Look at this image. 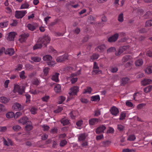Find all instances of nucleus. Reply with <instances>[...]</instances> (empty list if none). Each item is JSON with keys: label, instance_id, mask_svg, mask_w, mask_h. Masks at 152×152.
<instances>
[{"label": "nucleus", "instance_id": "nucleus-6", "mask_svg": "<svg viewBox=\"0 0 152 152\" xmlns=\"http://www.w3.org/2000/svg\"><path fill=\"white\" fill-rule=\"evenodd\" d=\"M106 127L104 124H102L98 127L96 129L95 132L96 134H99L104 133V131L106 129Z\"/></svg>", "mask_w": 152, "mask_h": 152}, {"label": "nucleus", "instance_id": "nucleus-41", "mask_svg": "<svg viewBox=\"0 0 152 152\" xmlns=\"http://www.w3.org/2000/svg\"><path fill=\"white\" fill-rule=\"evenodd\" d=\"M39 81L37 78H34L32 81V83L36 85H38L39 83Z\"/></svg>", "mask_w": 152, "mask_h": 152}, {"label": "nucleus", "instance_id": "nucleus-11", "mask_svg": "<svg viewBox=\"0 0 152 152\" xmlns=\"http://www.w3.org/2000/svg\"><path fill=\"white\" fill-rule=\"evenodd\" d=\"M99 121V118H92L89 120V124L90 125H94L97 124Z\"/></svg>", "mask_w": 152, "mask_h": 152}, {"label": "nucleus", "instance_id": "nucleus-9", "mask_svg": "<svg viewBox=\"0 0 152 152\" xmlns=\"http://www.w3.org/2000/svg\"><path fill=\"white\" fill-rule=\"evenodd\" d=\"M110 111L112 115L115 116H117L119 113L118 109L115 106L111 108L110 109Z\"/></svg>", "mask_w": 152, "mask_h": 152}, {"label": "nucleus", "instance_id": "nucleus-36", "mask_svg": "<svg viewBox=\"0 0 152 152\" xmlns=\"http://www.w3.org/2000/svg\"><path fill=\"white\" fill-rule=\"evenodd\" d=\"M8 21L0 23V27L3 28L7 27L8 24Z\"/></svg>", "mask_w": 152, "mask_h": 152}, {"label": "nucleus", "instance_id": "nucleus-51", "mask_svg": "<svg viewBox=\"0 0 152 152\" xmlns=\"http://www.w3.org/2000/svg\"><path fill=\"white\" fill-rule=\"evenodd\" d=\"M126 105L129 107H132L133 106V104L129 100H128L126 102Z\"/></svg>", "mask_w": 152, "mask_h": 152}, {"label": "nucleus", "instance_id": "nucleus-39", "mask_svg": "<svg viewBox=\"0 0 152 152\" xmlns=\"http://www.w3.org/2000/svg\"><path fill=\"white\" fill-rule=\"evenodd\" d=\"M118 20L119 21L122 22L124 20L123 14L122 13L119 14L118 17Z\"/></svg>", "mask_w": 152, "mask_h": 152}, {"label": "nucleus", "instance_id": "nucleus-16", "mask_svg": "<svg viewBox=\"0 0 152 152\" xmlns=\"http://www.w3.org/2000/svg\"><path fill=\"white\" fill-rule=\"evenodd\" d=\"M98 69L99 67L97 66V63L96 62H94L93 67V70L92 72L93 74L95 75L94 73L96 74L98 73L99 72H101V71H98Z\"/></svg>", "mask_w": 152, "mask_h": 152}, {"label": "nucleus", "instance_id": "nucleus-31", "mask_svg": "<svg viewBox=\"0 0 152 152\" xmlns=\"http://www.w3.org/2000/svg\"><path fill=\"white\" fill-rule=\"evenodd\" d=\"M152 15V12L151 11H148L143 15L144 18H148Z\"/></svg>", "mask_w": 152, "mask_h": 152}, {"label": "nucleus", "instance_id": "nucleus-53", "mask_svg": "<svg viewBox=\"0 0 152 152\" xmlns=\"http://www.w3.org/2000/svg\"><path fill=\"white\" fill-rule=\"evenodd\" d=\"M118 70V68L117 67H112L110 68V71L111 72L115 73Z\"/></svg>", "mask_w": 152, "mask_h": 152}, {"label": "nucleus", "instance_id": "nucleus-62", "mask_svg": "<svg viewBox=\"0 0 152 152\" xmlns=\"http://www.w3.org/2000/svg\"><path fill=\"white\" fill-rule=\"evenodd\" d=\"M49 98V97L48 96H45L44 97H43L42 98V99L43 101L47 102Z\"/></svg>", "mask_w": 152, "mask_h": 152}, {"label": "nucleus", "instance_id": "nucleus-61", "mask_svg": "<svg viewBox=\"0 0 152 152\" xmlns=\"http://www.w3.org/2000/svg\"><path fill=\"white\" fill-rule=\"evenodd\" d=\"M118 129L120 131H122L124 129V126L121 124L118 125Z\"/></svg>", "mask_w": 152, "mask_h": 152}, {"label": "nucleus", "instance_id": "nucleus-24", "mask_svg": "<svg viewBox=\"0 0 152 152\" xmlns=\"http://www.w3.org/2000/svg\"><path fill=\"white\" fill-rule=\"evenodd\" d=\"M105 48V46L104 45H99L96 48V50L99 52H102Z\"/></svg>", "mask_w": 152, "mask_h": 152}, {"label": "nucleus", "instance_id": "nucleus-5", "mask_svg": "<svg viewBox=\"0 0 152 152\" xmlns=\"http://www.w3.org/2000/svg\"><path fill=\"white\" fill-rule=\"evenodd\" d=\"M26 13V11H16L15 16L17 18H21Z\"/></svg>", "mask_w": 152, "mask_h": 152}, {"label": "nucleus", "instance_id": "nucleus-43", "mask_svg": "<svg viewBox=\"0 0 152 152\" xmlns=\"http://www.w3.org/2000/svg\"><path fill=\"white\" fill-rule=\"evenodd\" d=\"M29 6V5L27 3H25L22 5L20 7L21 9L28 8Z\"/></svg>", "mask_w": 152, "mask_h": 152}, {"label": "nucleus", "instance_id": "nucleus-29", "mask_svg": "<svg viewBox=\"0 0 152 152\" xmlns=\"http://www.w3.org/2000/svg\"><path fill=\"white\" fill-rule=\"evenodd\" d=\"M143 63L142 59H139L135 61V64L137 66H140L142 65Z\"/></svg>", "mask_w": 152, "mask_h": 152}, {"label": "nucleus", "instance_id": "nucleus-25", "mask_svg": "<svg viewBox=\"0 0 152 152\" xmlns=\"http://www.w3.org/2000/svg\"><path fill=\"white\" fill-rule=\"evenodd\" d=\"M4 144L6 146H10L12 145V142L11 140L10 139H8V141L6 140L4 138L3 140Z\"/></svg>", "mask_w": 152, "mask_h": 152}, {"label": "nucleus", "instance_id": "nucleus-26", "mask_svg": "<svg viewBox=\"0 0 152 152\" xmlns=\"http://www.w3.org/2000/svg\"><path fill=\"white\" fill-rule=\"evenodd\" d=\"M145 72L147 74H150L152 73V65L148 66L145 69Z\"/></svg>", "mask_w": 152, "mask_h": 152}, {"label": "nucleus", "instance_id": "nucleus-46", "mask_svg": "<svg viewBox=\"0 0 152 152\" xmlns=\"http://www.w3.org/2000/svg\"><path fill=\"white\" fill-rule=\"evenodd\" d=\"M65 99V98L64 96H60L59 98V104H62Z\"/></svg>", "mask_w": 152, "mask_h": 152}, {"label": "nucleus", "instance_id": "nucleus-45", "mask_svg": "<svg viewBox=\"0 0 152 152\" xmlns=\"http://www.w3.org/2000/svg\"><path fill=\"white\" fill-rule=\"evenodd\" d=\"M22 115V113L20 111L17 112L15 114H14V118L15 119L18 118Z\"/></svg>", "mask_w": 152, "mask_h": 152}, {"label": "nucleus", "instance_id": "nucleus-57", "mask_svg": "<svg viewBox=\"0 0 152 152\" xmlns=\"http://www.w3.org/2000/svg\"><path fill=\"white\" fill-rule=\"evenodd\" d=\"M101 114V112L99 110H96L94 112V115L95 116H98L99 115Z\"/></svg>", "mask_w": 152, "mask_h": 152}, {"label": "nucleus", "instance_id": "nucleus-63", "mask_svg": "<svg viewBox=\"0 0 152 152\" xmlns=\"http://www.w3.org/2000/svg\"><path fill=\"white\" fill-rule=\"evenodd\" d=\"M49 70V68H46L44 69L43 72L45 75H48Z\"/></svg>", "mask_w": 152, "mask_h": 152}, {"label": "nucleus", "instance_id": "nucleus-19", "mask_svg": "<svg viewBox=\"0 0 152 152\" xmlns=\"http://www.w3.org/2000/svg\"><path fill=\"white\" fill-rule=\"evenodd\" d=\"M15 53L14 50L12 48H8L4 51V53L6 54H8L10 56L13 55Z\"/></svg>", "mask_w": 152, "mask_h": 152}, {"label": "nucleus", "instance_id": "nucleus-2", "mask_svg": "<svg viewBox=\"0 0 152 152\" xmlns=\"http://www.w3.org/2000/svg\"><path fill=\"white\" fill-rule=\"evenodd\" d=\"M43 59L45 61H50L47 62V64L51 66H53V65L55 64L54 61H50L52 59V57L49 55H46L44 56L43 57Z\"/></svg>", "mask_w": 152, "mask_h": 152}, {"label": "nucleus", "instance_id": "nucleus-35", "mask_svg": "<svg viewBox=\"0 0 152 152\" xmlns=\"http://www.w3.org/2000/svg\"><path fill=\"white\" fill-rule=\"evenodd\" d=\"M6 116L7 118H11L14 117V113L12 112H9L7 113Z\"/></svg>", "mask_w": 152, "mask_h": 152}, {"label": "nucleus", "instance_id": "nucleus-15", "mask_svg": "<svg viewBox=\"0 0 152 152\" xmlns=\"http://www.w3.org/2000/svg\"><path fill=\"white\" fill-rule=\"evenodd\" d=\"M26 125L25 129L26 131H30L33 129V126L32 125V124L31 121L28 122V123L26 124Z\"/></svg>", "mask_w": 152, "mask_h": 152}, {"label": "nucleus", "instance_id": "nucleus-37", "mask_svg": "<svg viewBox=\"0 0 152 152\" xmlns=\"http://www.w3.org/2000/svg\"><path fill=\"white\" fill-rule=\"evenodd\" d=\"M61 122L64 125L68 124L69 123V121L66 119H62L61 120Z\"/></svg>", "mask_w": 152, "mask_h": 152}, {"label": "nucleus", "instance_id": "nucleus-17", "mask_svg": "<svg viewBox=\"0 0 152 152\" xmlns=\"http://www.w3.org/2000/svg\"><path fill=\"white\" fill-rule=\"evenodd\" d=\"M132 57L129 55H127L124 56L122 60V62L123 63H124L127 61H130L132 59Z\"/></svg>", "mask_w": 152, "mask_h": 152}, {"label": "nucleus", "instance_id": "nucleus-34", "mask_svg": "<svg viewBox=\"0 0 152 152\" xmlns=\"http://www.w3.org/2000/svg\"><path fill=\"white\" fill-rule=\"evenodd\" d=\"M42 46V44L40 42H39L37 44L33 47V49L34 50L41 48Z\"/></svg>", "mask_w": 152, "mask_h": 152}, {"label": "nucleus", "instance_id": "nucleus-55", "mask_svg": "<svg viewBox=\"0 0 152 152\" xmlns=\"http://www.w3.org/2000/svg\"><path fill=\"white\" fill-rule=\"evenodd\" d=\"M130 62H127L125 65V66L126 67H131V66H132V60L131 61H130Z\"/></svg>", "mask_w": 152, "mask_h": 152}, {"label": "nucleus", "instance_id": "nucleus-4", "mask_svg": "<svg viewBox=\"0 0 152 152\" xmlns=\"http://www.w3.org/2000/svg\"><path fill=\"white\" fill-rule=\"evenodd\" d=\"M79 87L77 86H74L70 88L69 94L70 96L76 95L79 91Z\"/></svg>", "mask_w": 152, "mask_h": 152}, {"label": "nucleus", "instance_id": "nucleus-64", "mask_svg": "<svg viewBox=\"0 0 152 152\" xmlns=\"http://www.w3.org/2000/svg\"><path fill=\"white\" fill-rule=\"evenodd\" d=\"M58 131V129L57 128H53L50 131V132L53 134L56 133Z\"/></svg>", "mask_w": 152, "mask_h": 152}, {"label": "nucleus", "instance_id": "nucleus-54", "mask_svg": "<svg viewBox=\"0 0 152 152\" xmlns=\"http://www.w3.org/2000/svg\"><path fill=\"white\" fill-rule=\"evenodd\" d=\"M7 130V127L6 126H0V132H5Z\"/></svg>", "mask_w": 152, "mask_h": 152}, {"label": "nucleus", "instance_id": "nucleus-49", "mask_svg": "<svg viewBox=\"0 0 152 152\" xmlns=\"http://www.w3.org/2000/svg\"><path fill=\"white\" fill-rule=\"evenodd\" d=\"M73 69V68L72 67L68 66L64 68L63 70L64 71H68L71 70H72Z\"/></svg>", "mask_w": 152, "mask_h": 152}, {"label": "nucleus", "instance_id": "nucleus-30", "mask_svg": "<svg viewBox=\"0 0 152 152\" xmlns=\"http://www.w3.org/2000/svg\"><path fill=\"white\" fill-rule=\"evenodd\" d=\"M92 90V88L91 87H87L86 89H84V90L83 93V94H86L87 93L90 94L91 93Z\"/></svg>", "mask_w": 152, "mask_h": 152}, {"label": "nucleus", "instance_id": "nucleus-20", "mask_svg": "<svg viewBox=\"0 0 152 152\" xmlns=\"http://www.w3.org/2000/svg\"><path fill=\"white\" fill-rule=\"evenodd\" d=\"M54 90L56 93H58L60 92L61 91V88L60 85L56 84L55 85Z\"/></svg>", "mask_w": 152, "mask_h": 152}, {"label": "nucleus", "instance_id": "nucleus-3", "mask_svg": "<svg viewBox=\"0 0 152 152\" xmlns=\"http://www.w3.org/2000/svg\"><path fill=\"white\" fill-rule=\"evenodd\" d=\"M14 92H18L20 94H22L24 91V87L23 86H20L18 84L15 85L13 90Z\"/></svg>", "mask_w": 152, "mask_h": 152}, {"label": "nucleus", "instance_id": "nucleus-47", "mask_svg": "<svg viewBox=\"0 0 152 152\" xmlns=\"http://www.w3.org/2000/svg\"><path fill=\"white\" fill-rule=\"evenodd\" d=\"M75 112V111L73 110L71 111L69 113V115L71 116V118L72 119H74L75 118V116L74 115V114Z\"/></svg>", "mask_w": 152, "mask_h": 152}, {"label": "nucleus", "instance_id": "nucleus-38", "mask_svg": "<svg viewBox=\"0 0 152 152\" xmlns=\"http://www.w3.org/2000/svg\"><path fill=\"white\" fill-rule=\"evenodd\" d=\"M116 51V48L114 47H111L107 50V53H112Z\"/></svg>", "mask_w": 152, "mask_h": 152}, {"label": "nucleus", "instance_id": "nucleus-56", "mask_svg": "<svg viewBox=\"0 0 152 152\" xmlns=\"http://www.w3.org/2000/svg\"><path fill=\"white\" fill-rule=\"evenodd\" d=\"M145 104L144 103H141L139 104L137 106V108L138 109H140L143 108V107L145 106Z\"/></svg>", "mask_w": 152, "mask_h": 152}, {"label": "nucleus", "instance_id": "nucleus-60", "mask_svg": "<svg viewBox=\"0 0 152 152\" xmlns=\"http://www.w3.org/2000/svg\"><path fill=\"white\" fill-rule=\"evenodd\" d=\"M83 123L82 121L79 120L76 123V124L78 127H80L83 124Z\"/></svg>", "mask_w": 152, "mask_h": 152}, {"label": "nucleus", "instance_id": "nucleus-59", "mask_svg": "<svg viewBox=\"0 0 152 152\" xmlns=\"http://www.w3.org/2000/svg\"><path fill=\"white\" fill-rule=\"evenodd\" d=\"M63 110L62 108L61 107H59L57 109L55 110L54 111V113H58L60 112Z\"/></svg>", "mask_w": 152, "mask_h": 152}, {"label": "nucleus", "instance_id": "nucleus-52", "mask_svg": "<svg viewBox=\"0 0 152 152\" xmlns=\"http://www.w3.org/2000/svg\"><path fill=\"white\" fill-rule=\"evenodd\" d=\"M81 70V69H79L78 71L75 73H73L72 74L71 76H77L78 75H80L81 74L80 71Z\"/></svg>", "mask_w": 152, "mask_h": 152}, {"label": "nucleus", "instance_id": "nucleus-1", "mask_svg": "<svg viewBox=\"0 0 152 152\" xmlns=\"http://www.w3.org/2000/svg\"><path fill=\"white\" fill-rule=\"evenodd\" d=\"M50 40V38L48 36H45L42 38H39L38 42H40L42 44H43L45 46H47V44L49 43Z\"/></svg>", "mask_w": 152, "mask_h": 152}, {"label": "nucleus", "instance_id": "nucleus-22", "mask_svg": "<svg viewBox=\"0 0 152 152\" xmlns=\"http://www.w3.org/2000/svg\"><path fill=\"white\" fill-rule=\"evenodd\" d=\"M38 26L37 24L33 25L31 24H28L27 25V27L29 30L31 31H34L36 29V28L38 27Z\"/></svg>", "mask_w": 152, "mask_h": 152}, {"label": "nucleus", "instance_id": "nucleus-50", "mask_svg": "<svg viewBox=\"0 0 152 152\" xmlns=\"http://www.w3.org/2000/svg\"><path fill=\"white\" fill-rule=\"evenodd\" d=\"M67 143V142L65 140H63L61 141L60 143V146L61 147H64L65 145Z\"/></svg>", "mask_w": 152, "mask_h": 152}, {"label": "nucleus", "instance_id": "nucleus-58", "mask_svg": "<svg viewBox=\"0 0 152 152\" xmlns=\"http://www.w3.org/2000/svg\"><path fill=\"white\" fill-rule=\"evenodd\" d=\"M42 128H43L44 131H48L50 128L49 126L47 125H43L42 126Z\"/></svg>", "mask_w": 152, "mask_h": 152}, {"label": "nucleus", "instance_id": "nucleus-23", "mask_svg": "<svg viewBox=\"0 0 152 152\" xmlns=\"http://www.w3.org/2000/svg\"><path fill=\"white\" fill-rule=\"evenodd\" d=\"M100 97L99 95L94 96L91 97V100L92 101L98 102L100 100Z\"/></svg>", "mask_w": 152, "mask_h": 152}, {"label": "nucleus", "instance_id": "nucleus-12", "mask_svg": "<svg viewBox=\"0 0 152 152\" xmlns=\"http://www.w3.org/2000/svg\"><path fill=\"white\" fill-rule=\"evenodd\" d=\"M16 34V33L14 32H10L8 37H7V39L10 41L13 40Z\"/></svg>", "mask_w": 152, "mask_h": 152}, {"label": "nucleus", "instance_id": "nucleus-44", "mask_svg": "<svg viewBox=\"0 0 152 152\" xmlns=\"http://www.w3.org/2000/svg\"><path fill=\"white\" fill-rule=\"evenodd\" d=\"M37 109L36 107H33L30 110L31 113L33 114H35L36 113Z\"/></svg>", "mask_w": 152, "mask_h": 152}, {"label": "nucleus", "instance_id": "nucleus-21", "mask_svg": "<svg viewBox=\"0 0 152 152\" xmlns=\"http://www.w3.org/2000/svg\"><path fill=\"white\" fill-rule=\"evenodd\" d=\"M67 56L66 55H65L62 57H59L56 59V61L58 62H62L65 61V59H67Z\"/></svg>", "mask_w": 152, "mask_h": 152}, {"label": "nucleus", "instance_id": "nucleus-42", "mask_svg": "<svg viewBox=\"0 0 152 152\" xmlns=\"http://www.w3.org/2000/svg\"><path fill=\"white\" fill-rule=\"evenodd\" d=\"M152 25V20L147 21L145 23V26H150Z\"/></svg>", "mask_w": 152, "mask_h": 152}, {"label": "nucleus", "instance_id": "nucleus-40", "mask_svg": "<svg viewBox=\"0 0 152 152\" xmlns=\"http://www.w3.org/2000/svg\"><path fill=\"white\" fill-rule=\"evenodd\" d=\"M31 59L35 62H39L41 60L40 58L36 57H32Z\"/></svg>", "mask_w": 152, "mask_h": 152}, {"label": "nucleus", "instance_id": "nucleus-8", "mask_svg": "<svg viewBox=\"0 0 152 152\" xmlns=\"http://www.w3.org/2000/svg\"><path fill=\"white\" fill-rule=\"evenodd\" d=\"M12 108L14 110H22L23 109L24 107L23 105L18 103H16L13 104L12 106Z\"/></svg>", "mask_w": 152, "mask_h": 152}, {"label": "nucleus", "instance_id": "nucleus-7", "mask_svg": "<svg viewBox=\"0 0 152 152\" xmlns=\"http://www.w3.org/2000/svg\"><path fill=\"white\" fill-rule=\"evenodd\" d=\"M87 135L84 133L80 134L77 135L78 140L79 142H83L87 138Z\"/></svg>", "mask_w": 152, "mask_h": 152}, {"label": "nucleus", "instance_id": "nucleus-33", "mask_svg": "<svg viewBox=\"0 0 152 152\" xmlns=\"http://www.w3.org/2000/svg\"><path fill=\"white\" fill-rule=\"evenodd\" d=\"M21 129V127L19 125H16L13 126L12 127V129L16 132H18Z\"/></svg>", "mask_w": 152, "mask_h": 152}, {"label": "nucleus", "instance_id": "nucleus-48", "mask_svg": "<svg viewBox=\"0 0 152 152\" xmlns=\"http://www.w3.org/2000/svg\"><path fill=\"white\" fill-rule=\"evenodd\" d=\"M95 18L92 15H90L88 18V20H90V23L92 24L95 21Z\"/></svg>", "mask_w": 152, "mask_h": 152}, {"label": "nucleus", "instance_id": "nucleus-27", "mask_svg": "<svg viewBox=\"0 0 152 152\" xmlns=\"http://www.w3.org/2000/svg\"><path fill=\"white\" fill-rule=\"evenodd\" d=\"M9 101V99L8 98L2 96L0 97V102L2 103H6Z\"/></svg>", "mask_w": 152, "mask_h": 152}, {"label": "nucleus", "instance_id": "nucleus-14", "mask_svg": "<svg viewBox=\"0 0 152 152\" xmlns=\"http://www.w3.org/2000/svg\"><path fill=\"white\" fill-rule=\"evenodd\" d=\"M28 118L26 116H24L19 120V122L23 125L26 124L28 123Z\"/></svg>", "mask_w": 152, "mask_h": 152}, {"label": "nucleus", "instance_id": "nucleus-32", "mask_svg": "<svg viewBox=\"0 0 152 152\" xmlns=\"http://www.w3.org/2000/svg\"><path fill=\"white\" fill-rule=\"evenodd\" d=\"M152 89V86L150 85L148 86L144 89V92L146 93H148L150 92Z\"/></svg>", "mask_w": 152, "mask_h": 152}, {"label": "nucleus", "instance_id": "nucleus-28", "mask_svg": "<svg viewBox=\"0 0 152 152\" xmlns=\"http://www.w3.org/2000/svg\"><path fill=\"white\" fill-rule=\"evenodd\" d=\"M129 80V78L127 77L123 78L121 80V85L122 86H123L126 84Z\"/></svg>", "mask_w": 152, "mask_h": 152}, {"label": "nucleus", "instance_id": "nucleus-13", "mask_svg": "<svg viewBox=\"0 0 152 152\" xmlns=\"http://www.w3.org/2000/svg\"><path fill=\"white\" fill-rule=\"evenodd\" d=\"M29 34L28 33H24L22 34L21 35V38L19 39L20 42L21 43L25 42Z\"/></svg>", "mask_w": 152, "mask_h": 152}, {"label": "nucleus", "instance_id": "nucleus-10", "mask_svg": "<svg viewBox=\"0 0 152 152\" xmlns=\"http://www.w3.org/2000/svg\"><path fill=\"white\" fill-rule=\"evenodd\" d=\"M118 34H115L114 35L111 37H110L108 39V42H115L118 39Z\"/></svg>", "mask_w": 152, "mask_h": 152}, {"label": "nucleus", "instance_id": "nucleus-18", "mask_svg": "<svg viewBox=\"0 0 152 152\" xmlns=\"http://www.w3.org/2000/svg\"><path fill=\"white\" fill-rule=\"evenodd\" d=\"M152 82V80L151 79H145L141 82V83L142 85L145 86L151 83Z\"/></svg>", "mask_w": 152, "mask_h": 152}]
</instances>
